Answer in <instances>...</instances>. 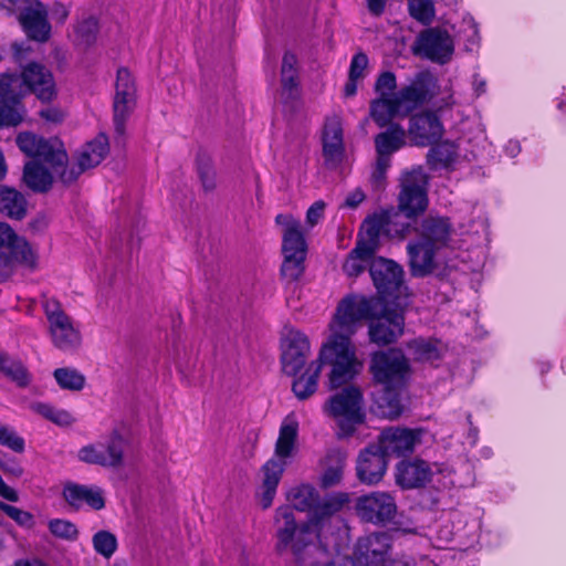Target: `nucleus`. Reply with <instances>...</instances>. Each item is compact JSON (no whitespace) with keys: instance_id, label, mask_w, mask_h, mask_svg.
<instances>
[{"instance_id":"f257e3e1","label":"nucleus","mask_w":566,"mask_h":566,"mask_svg":"<svg viewBox=\"0 0 566 566\" xmlns=\"http://www.w3.org/2000/svg\"><path fill=\"white\" fill-rule=\"evenodd\" d=\"M370 313V304L358 297L343 298L329 324L332 332L322 346L318 358L312 361L305 373L293 381L292 390L301 399H307L317 390V381L323 365L331 367V388H338L352 380L363 368L357 359L350 336L356 333L357 323Z\"/></svg>"},{"instance_id":"f03ea898","label":"nucleus","mask_w":566,"mask_h":566,"mask_svg":"<svg viewBox=\"0 0 566 566\" xmlns=\"http://www.w3.org/2000/svg\"><path fill=\"white\" fill-rule=\"evenodd\" d=\"M348 502L345 493H333L321 499L311 514L308 522L298 525L291 506H281L275 512L276 551L290 549L298 566H314L327 557V549L318 544L319 525L339 512Z\"/></svg>"},{"instance_id":"7ed1b4c3","label":"nucleus","mask_w":566,"mask_h":566,"mask_svg":"<svg viewBox=\"0 0 566 566\" xmlns=\"http://www.w3.org/2000/svg\"><path fill=\"white\" fill-rule=\"evenodd\" d=\"M409 363L401 350L390 348L371 355L369 370L374 381L381 386L382 392L376 397V403L382 416L396 418L401 413L399 390L409 375Z\"/></svg>"},{"instance_id":"20e7f679","label":"nucleus","mask_w":566,"mask_h":566,"mask_svg":"<svg viewBox=\"0 0 566 566\" xmlns=\"http://www.w3.org/2000/svg\"><path fill=\"white\" fill-rule=\"evenodd\" d=\"M436 81L427 72H419L392 95L390 101L371 102L370 117L379 127H386L396 116L406 117L434 94Z\"/></svg>"},{"instance_id":"39448f33","label":"nucleus","mask_w":566,"mask_h":566,"mask_svg":"<svg viewBox=\"0 0 566 566\" xmlns=\"http://www.w3.org/2000/svg\"><path fill=\"white\" fill-rule=\"evenodd\" d=\"M297 434V422L294 419H284L275 443L274 454L262 467L263 478L259 496L263 509L272 505L282 474L296 452Z\"/></svg>"},{"instance_id":"423d86ee","label":"nucleus","mask_w":566,"mask_h":566,"mask_svg":"<svg viewBox=\"0 0 566 566\" xmlns=\"http://www.w3.org/2000/svg\"><path fill=\"white\" fill-rule=\"evenodd\" d=\"M30 92L42 101H51L55 94L52 74L38 63L28 64L21 74L6 73L0 77V98L6 102H19Z\"/></svg>"},{"instance_id":"0eeeda50","label":"nucleus","mask_w":566,"mask_h":566,"mask_svg":"<svg viewBox=\"0 0 566 566\" xmlns=\"http://www.w3.org/2000/svg\"><path fill=\"white\" fill-rule=\"evenodd\" d=\"M275 223L283 227L282 252L284 260L281 266L282 275L289 281H296L304 272L306 242L301 231V222L292 214L280 213Z\"/></svg>"},{"instance_id":"6e6552de","label":"nucleus","mask_w":566,"mask_h":566,"mask_svg":"<svg viewBox=\"0 0 566 566\" xmlns=\"http://www.w3.org/2000/svg\"><path fill=\"white\" fill-rule=\"evenodd\" d=\"M323 411L335 419L342 434L348 437L365 420L363 395L356 387H346L329 397L323 406Z\"/></svg>"},{"instance_id":"1a4fd4ad","label":"nucleus","mask_w":566,"mask_h":566,"mask_svg":"<svg viewBox=\"0 0 566 566\" xmlns=\"http://www.w3.org/2000/svg\"><path fill=\"white\" fill-rule=\"evenodd\" d=\"M428 176L422 167L406 170L400 177L398 209L407 218L412 219L428 208Z\"/></svg>"},{"instance_id":"9d476101","label":"nucleus","mask_w":566,"mask_h":566,"mask_svg":"<svg viewBox=\"0 0 566 566\" xmlns=\"http://www.w3.org/2000/svg\"><path fill=\"white\" fill-rule=\"evenodd\" d=\"M49 324L51 342L57 349L70 353L81 346L82 336L73 319L62 308L60 302L48 298L42 304Z\"/></svg>"},{"instance_id":"9b49d317","label":"nucleus","mask_w":566,"mask_h":566,"mask_svg":"<svg viewBox=\"0 0 566 566\" xmlns=\"http://www.w3.org/2000/svg\"><path fill=\"white\" fill-rule=\"evenodd\" d=\"M352 297L364 298L370 304V313L358 321L356 329L359 327L361 321L371 319L368 331L371 343L378 346L389 345L395 343L403 334L405 317L402 312L385 308L379 316H375V304L373 300L358 295H350L346 298Z\"/></svg>"},{"instance_id":"f8f14e48","label":"nucleus","mask_w":566,"mask_h":566,"mask_svg":"<svg viewBox=\"0 0 566 566\" xmlns=\"http://www.w3.org/2000/svg\"><path fill=\"white\" fill-rule=\"evenodd\" d=\"M125 439L114 429L107 437L82 447L77 452L80 461L103 468H120L124 464Z\"/></svg>"},{"instance_id":"ddd939ff","label":"nucleus","mask_w":566,"mask_h":566,"mask_svg":"<svg viewBox=\"0 0 566 566\" xmlns=\"http://www.w3.org/2000/svg\"><path fill=\"white\" fill-rule=\"evenodd\" d=\"M108 138L104 134H99L95 139L87 143L76 155V163L72 165L64 164L57 167L56 174L63 184L74 182L85 170L99 165L108 154Z\"/></svg>"},{"instance_id":"4468645a","label":"nucleus","mask_w":566,"mask_h":566,"mask_svg":"<svg viewBox=\"0 0 566 566\" xmlns=\"http://www.w3.org/2000/svg\"><path fill=\"white\" fill-rule=\"evenodd\" d=\"M412 51L418 56L444 64L451 60L454 44L447 31L439 28H429L417 36Z\"/></svg>"},{"instance_id":"2eb2a0df","label":"nucleus","mask_w":566,"mask_h":566,"mask_svg":"<svg viewBox=\"0 0 566 566\" xmlns=\"http://www.w3.org/2000/svg\"><path fill=\"white\" fill-rule=\"evenodd\" d=\"M17 145L29 157L38 158L48 164L56 174L57 167L67 163V154L59 142H50L32 133H20Z\"/></svg>"},{"instance_id":"dca6fc26","label":"nucleus","mask_w":566,"mask_h":566,"mask_svg":"<svg viewBox=\"0 0 566 566\" xmlns=\"http://www.w3.org/2000/svg\"><path fill=\"white\" fill-rule=\"evenodd\" d=\"M136 104V86L130 72L126 67L117 71L115 97L113 103L114 127L118 136H124L126 122Z\"/></svg>"},{"instance_id":"f3484780","label":"nucleus","mask_w":566,"mask_h":566,"mask_svg":"<svg viewBox=\"0 0 566 566\" xmlns=\"http://www.w3.org/2000/svg\"><path fill=\"white\" fill-rule=\"evenodd\" d=\"M356 513L365 522L376 525L386 524L396 516V500L388 492H370L357 499Z\"/></svg>"},{"instance_id":"a211bd4d","label":"nucleus","mask_w":566,"mask_h":566,"mask_svg":"<svg viewBox=\"0 0 566 566\" xmlns=\"http://www.w3.org/2000/svg\"><path fill=\"white\" fill-rule=\"evenodd\" d=\"M370 276L378 293L384 300L389 297H399L403 286L402 268L385 258H376L369 269Z\"/></svg>"},{"instance_id":"6ab92c4d","label":"nucleus","mask_w":566,"mask_h":566,"mask_svg":"<svg viewBox=\"0 0 566 566\" xmlns=\"http://www.w3.org/2000/svg\"><path fill=\"white\" fill-rule=\"evenodd\" d=\"M422 434L421 429L388 427L380 432L377 444L387 457H403L415 451Z\"/></svg>"},{"instance_id":"aec40b11","label":"nucleus","mask_w":566,"mask_h":566,"mask_svg":"<svg viewBox=\"0 0 566 566\" xmlns=\"http://www.w3.org/2000/svg\"><path fill=\"white\" fill-rule=\"evenodd\" d=\"M391 548L390 536L376 532L360 537L355 546L354 562L359 566H382Z\"/></svg>"},{"instance_id":"412c9836","label":"nucleus","mask_w":566,"mask_h":566,"mask_svg":"<svg viewBox=\"0 0 566 566\" xmlns=\"http://www.w3.org/2000/svg\"><path fill=\"white\" fill-rule=\"evenodd\" d=\"M282 369L289 376H296L305 366L311 353L307 336L300 331L291 329L282 343Z\"/></svg>"},{"instance_id":"4be33fe9","label":"nucleus","mask_w":566,"mask_h":566,"mask_svg":"<svg viewBox=\"0 0 566 566\" xmlns=\"http://www.w3.org/2000/svg\"><path fill=\"white\" fill-rule=\"evenodd\" d=\"M397 216V213L390 211H382L367 218L363 224L364 232L357 242L367 247L369 251L377 252L381 233H394L398 237H405L409 231V223L401 224V227L397 229L391 228L392 218Z\"/></svg>"},{"instance_id":"5701e85b","label":"nucleus","mask_w":566,"mask_h":566,"mask_svg":"<svg viewBox=\"0 0 566 566\" xmlns=\"http://www.w3.org/2000/svg\"><path fill=\"white\" fill-rule=\"evenodd\" d=\"M411 144L426 147L439 142L444 133L440 118L433 112H422L411 116L406 132Z\"/></svg>"},{"instance_id":"b1692460","label":"nucleus","mask_w":566,"mask_h":566,"mask_svg":"<svg viewBox=\"0 0 566 566\" xmlns=\"http://www.w3.org/2000/svg\"><path fill=\"white\" fill-rule=\"evenodd\" d=\"M25 7L21 9L19 21L32 40L44 42L49 39L51 25L48 21V10L39 0H25Z\"/></svg>"},{"instance_id":"393cba45","label":"nucleus","mask_w":566,"mask_h":566,"mask_svg":"<svg viewBox=\"0 0 566 566\" xmlns=\"http://www.w3.org/2000/svg\"><path fill=\"white\" fill-rule=\"evenodd\" d=\"M387 455L378 444L367 447L359 453L356 464L357 476L366 484L378 483L387 470Z\"/></svg>"},{"instance_id":"a878e982","label":"nucleus","mask_w":566,"mask_h":566,"mask_svg":"<svg viewBox=\"0 0 566 566\" xmlns=\"http://www.w3.org/2000/svg\"><path fill=\"white\" fill-rule=\"evenodd\" d=\"M440 249L431 245L428 241L417 239L407 244L410 272L413 276L424 277L431 274L437 268V254Z\"/></svg>"},{"instance_id":"bb28decb","label":"nucleus","mask_w":566,"mask_h":566,"mask_svg":"<svg viewBox=\"0 0 566 566\" xmlns=\"http://www.w3.org/2000/svg\"><path fill=\"white\" fill-rule=\"evenodd\" d=\"M322 142L326 166L337 167L342 163L345 153L342 120L338 116L326 118Z\"/></svg>"},{"instance_id":"cd10ccee","label":"nucleus","mask_w":566,"mask_h":566,"mask_svg":"<svg viewBox=\"0 0 566 566\" xmlns=\"http://www.w3.org/2000/svg\"><path fill=\"white\" fill-rule=\"evenodd\" d=\"M62 494L65 502L75 510H80L84 505L94 511H101L105 507L104 491L97 485L67 482Z\"/></svg>"},{"instance_id":"c85d7f7f","label":"nucleus","mask_w":566,"mask_h":566,"mask_svg":"<svg viewBox=\"0 0 566 566\" xmlns=\"http://www.w3.org/2000/svg\"><path fill=\"white\" fill-rule=\"evenodd\" d=\"M431 465L421 459L400 461L396 467V482L402 489L424 486L432 478Z\"/></svg>"},{"instance_id":"c756f323","label":"nucleus","mask_w":566,"mask_h":566,"mask_svg":"<svg viewBox=\"0 0 566 566\" xmlns=\"http://www.w3.org/2000/svg\"><path fill=\"white\" fill-rule=\"evenodd\" d=\"M452 233L453 228L449 218L430 214L422 220L418 239L442 250L449 245Z\"/></svg>"},{"instance_id":"7c9ffc66","label":"nucleus","mask_w":566,"mask_h":566,"mask_svg":"<svg viewBox=\"0 0 566 566\" xmlns=\"http://www.w3.org/2000/svg\"><path fill=\"white\" fill-rule=\"evenodd\" d=\"M387 128L375 136V149L377 156L391 159L392 154L401 149L407 144V133L405 128L396 123L389 122Z\"/></svg>"},{"instance_id":"2f4dec72","label":"nucleus","mask_w":566,"mask_h":566,"mask_svg":"<svg viewBox=\"0 0 566 566\" xmlns=\"http://www.w3.org/2000/svg\"><path fill=\"white\" fill-rule=\"evenodd\" d=\"M0 247H7L20 262H30L32 260L29 243L23 238L17 235L13 229L4 222H0Z\"/></svg>"},{"instance_id":"473e14b6","label":"nucleus","mask_w":566,"mask_h":566,"mask_svg":"<svg viewBox=\"0 0 566 566\" xmlns=\"http://www.w3.org/2000/svg\"><path fill=\"white\" fill-rule=\"evenodd\" d=\"M0 212L11 219L21 220L27 213V200L15 189L0 187Z\"/></svg>"},{"instance_id":"72a5a7b5","label":"nucleus","mask_w":566,"mask_h":566,"mask_svg":"<svg viewBox=\"0 0 566 566\" xmlns=\"http://www.w3.org/2000/svg\"><path fill=\"white\" fill-rule=\"evenodd\" d=\"M347 454L340 449H333L326 455L325 470L321 482L324 488H331L343 479Z\"/></svg>"},{"instance_id":"f704fd0d","label":"nucleus","mask_w":566,"mask_h":566,"mask_svg":"<svg viewBox=\"0 0 566 566\" xmlns=\"http://www.w3.org/2000/svg\"><path fill=\"white\" fill-rule=\"evenodd\" d=\"M23 181L36 192H44L52 186L51 172L36 161H29L23 169Z\"/></svg>"},{"instance_id":"c9c22d12","label":"nucleus","mask_w":566,"mask_h":566,"mask_svg":"<svg viewBox=\"0 0 566 566\" xmlns=\"http://www.w3.org/2000/svg\"><path fill=\"white\" fill-rule=\"evenodd\" d=\"M376 252L369 251L367 247L356 243L346 261L343 264V270L348 276H358L365 269L376 259Z\"/></svg>"},{"instance_id":"e433bc0d","label":"nucleus","mask_w":566,"mask_h":566,"mask_svg":"<svg viewBox=\"0 0 566 566\" xmlns=\"http://www.w3.org/2000/svg\"><path fill=\"white\" fill-rule=\"evenodd\" d=\"M318 500V492L311 484H301L292 488L287 492V501L292 504V510L310 512L312 514L315 503Z\"/></svg>"},{"instance_id":"4c0bfd02","label":"nucleus","mask_w":566,"mask_h":566,"mask_svg":"<svg viewBox=\"0 0 566 566\" xmlns=\"http://www.w3.org/2000/svg\"><path fill=\"white\" fill-rule=\"evenodd\" d=\"M297 60L292 53H285L282 60L281 81L283 95L294 98L297 94Z\"/></svg>"},{"instance_id":"58836bf2","label":"nucleus","mask_w":566,"mask_h":566,"mask_svg":"<svg viewBox=\"0 0 566 566\" xmlns=\"http://www.w3.org/2000/svg\"><path fill=\"white\" fill-rule=\"evenodd\" d=\"M30 408L35 413L61 427H69L75 421V418L70 411L55 408L50 403L33 402Z\"/></svg>"},{"instance_id":"ea45409f","label":"nucleus","mask_w":566,"mask_h":566,"mask_svg":"<svg viewBox=\"0 0 566 566\" xmlns=\"http://www.w3.org/2000/svg\"><path fill=\"white\" fill-rule=\"evenodd\" d=\"M0 370L20 387H27L31 376L21 361L0 353Z\"/></svg>"},{"instance_id":"a19ab883","label":"nucleus","mask_w":566,"mask_h":566,"mask_svg":"<svg viewBox=\"0 0 566 566\" xmlns=\"http://www.w3.org/2000/svg\"><path fill=\"white\" fill-rule=\"evenodd\" d=\"M457 158L453 144L443 143L432 147L427 155V163L432 169L446 168Z\"/></svg>"},{"instance_id":"79ce46f5","label":"nucleus","mask_w":566,"mask_h":566,"mask_svg":"<svg viewBox=\"0 0 566 566\" xmlns=\"http://www.w3.org/2000/svg\"><path fill=\"white\" fill-rule=\"evenodd\" d=\"M99 31L98 21L90 15L83 18L74 25L75 42L80 45H91L95 43Z\"/></svg>"},{"instance_id":"37998d69","label":"nucleus","mask_w":566,"mask_h":566,"mask_svg":"<svg viewBox=\"0 0 566 566\" xmlns=\"http://www.w3.org/2000/svg\"><path fill=\"white\" fill-rule=\"evenodd\" d=\"M57 385L64 390L80 391L85 386V376L75 368L63 367L54 370Z\"/></svg>"},{"instance_id":"c03bdc74","label":"nucleus","mask_w":566,"mask_h":566,"mask_svg":"<svg viewBox=\"0 0 566 566\" xmlns=\"http://www.w3.org/2000/svg\"><path fill=\"white\" fill-rule=\"evenodd\" d=\"M407 347L417 360L433 361L440 357L437 343L429 339H413L407 344Z\"/></svg>"},{"instance_id":"a18cd8bd","label":"nucleus","mask_w":566,"mask_h":566,"mask_svg":"<svg viewBox=\"0 0 566 566\" xmlns=\"http://www.w3.org/2000/svg\"><path fill=\"white\" fill-rule=\"evenodd\" d=\"M197 170L205 190L216 188V171L210 154L200 150L196 158Z\"/></svg>"},{"instance_id":"49530a36","label":"nucleus","mask_w":566,"mask_h":566,"mask_svg":"<svg viewBox=\"0 0 566 566\" xmlns=\"http://www.w3.org/2000/svg\"><path fill=\"white\" fill-rule=\"evenodd\" d=\"M94 551L104 558H111L117 551V538L109 531L101 530L92 537Z\"/></svg>"},{"instance_id":"de8ad7c7","label":"nucleus","mask_w":566,"mask_h":566,"mask_svg":"<svg viewBox=\"0 0 566 566\" xmlns=\"http://www.w3.org/2000/svg\"><path fill=\"white\" fill-rule=\"evenodd\" d=\"M396 75L390 71L382 72L375 82V92L378 97L373 102L390 101L392 95L396 93Z\"/></svg>"},{"instance_id":"09e8293b","label":"nucleus","mask_w":566,"mask_h":566,"mask_svg":"<svg viewBox=\"0 0 566 566\" xmlns=\"http://www.w3.org/2000/svg\"><path fill=\"white\" fill-rule=\"evenodd\" d=\"M49 531L57 538L74 542L78 537V530L74 523L64 518H53L48 523Z\"/></svg>"},{"instance_id":"8fccbe9b","label":"nucleus","mask_w":566,"mask_h":566,"mask_svg":"<svg viewBox=\"0 0 566 566\" xmlns=\"http://www.w3.org/2000/svg\"><path fill=\"white\" fill-rule=\"evenodd\" d=\"M0 103V127L17 126L23 119V108L19 102H6L1 98Z\"/></svg>"},{"instance_id":"3c124183","label":"nucleus","mask_w":566,"mask_h":566,"mask_svg":"<svg viewBox=\"0 0 566 566\" xmlns=\"http://www.w3.org/2000/svg\"><path fill=\"white\" fill-rule=\"evenodd\" d=\"M0 510L4 512L10 518L23 527H32L34 524L33 515L17 506L9 505L0 501Z\"/></svg>"},{"instance_id":"603ef678","label":"nucleus","mask_w":566,"mask_h":566,"mask_svg":"<svg viewBox=\"0 0 566 566\" xmlns=\"http://www.w3.org/2000/svg\"><path fill=\"white\" fill-rule=\"evenodd\" d=\"M0 443L15 452L24 450V440L19 437L17 432L8 426L0 423Z\"/></svg>"},{"instance_id":"864d4df0","label":"nucleus","mask_w":566,"mask_h":566,"mask_svg":"<svg viewBox=\"0 0 566 566\" xmlns=\"http://www.w3.org/2000/svg\"><path fill=\"white\" fill-rule=\"evenodd\" d=\"M409 10L415 19L422 22L430 21L434 14L433 6L429 0H412Z\"/></svg>"},{"instance_id":"5fc2aeb1","label":"nucleus","mask_w":566,"mask_h":566,"mask_svg":"<svg viewBox=\"0 0 566 566\" xmlns=\"http://www.w3.org/2000/svg\"><path fill=\"white\" fill-rule=\"evenodd\" d=\"M368 65V57L365 53H356L350 62L349 77L352 80H360L365 76V70Z\"/></svg>"},{"instance_id":"6e6d98bb","label":"nucleus","mask_w":566,"mask_h":566,"mask_svg":"<svg viewBox=\"0 0 566 566\" xmlns=\"http://www.w3.org/2000/svg\"><path fill=\"white\" fill-rule=\"evenodd\" d=\"M391 166V159L377 156L376 164L371 174L373 182L376 187H381L386 179V174Z\"/></svg>"},{"instance_id":"4d7b16f0","label":"nucleus","mask_w":566,"mask_h":566,"mask_svg":"<svg viewBox=\"0 0 566 566\" xmlns=\"http://www.w3.org/2000/svg\"><path fill=\"white\" fill-rule=\"evenodd\" d=\"M325 203L322 200L315 201L306 212V223L311 228L316 226L324 216Z\"/></svg>"},{"instance_id":"13d9d810","label":"nucleus","mask_w":566,"mask_h":566,"mask_svg":"<svg viewBox=\"0 0 566 566\" xmlns=\"http://www.w3.org/2000/svg\"><path fill=\"white\" fill-rule=\"evenodd\" d=\"M51 13L53 19H55L57 22L63 23L67 19L70 14V9L65 4L61 2H55L52 6Z\"/></svg>"},{"instance_id":"bf43d9fd","label":"nucleus","mask_w":566,"mask_h":566,"mask_svg":"<svg viewBox=\"0 0 566 566\" xmlns=\"http://www.w3.org/2000/svg\"><path fill=\"white\" fill-rule=\"evenodd\" d=\"M365 199V193L361 189L357 188L349 192L345 199V206L348 208H357Z\"/></svg>"},{"instance_id":"052dcab7","label":"nucleus","mask_w":566,"mask_h":566,"mask_svg":"<svg viewBox=\"0 0 566 566\" xmlns=\"http://www.w3.org/2000/svg\"><path fill=\"white\" fill-rule=\"evenodd\" d=\"M0 496L10 502H17L19 500V495L17 491L9 486L0 475Z\"/></svg>"},{"instance_id":"680f3d73","label":"nucleus","mask_w":566,"mask_h":566,"mask_svg":"<svg viewBox=\"0 0 566 566\" xmlns=\"http://www.w3.org/2000/svg\"><path fill=\"white\" fill-rule=\"evenodd\" d=\"M387 0H366L368 11L376 17L384 13Z\"/></svg>"},{"instance_id":"e2e57ef3","label":"nucleus","mask_w":566,"mask_h":566,"mask_svg":"<svg viewBox=\"0 0 566 566\" xmlns=\"http://www.w3.org/2000/svg\"><path fill=\"white\" fill-rule=\"evenodd\" d=\"M13 260L18 261L11 252L9 255L6 252L0 251V275H4L11 270Z\"/></svg>"},{"instance_id":"0e129e2a","label":"nucleus","mask_w":566,"mask_h":566,"mask_svg":"<svg viewBox=\"0 0 566 566\" xmlns=\"http://www.w3.org/2000/svg\"><path fill=\"white\" fill-rule=\"evenodd\" d=\"M329 557V554L327 553V557L324 558L321 563L314 565V566H355V562L352 558L347 557H338L337 559L326 563Z\"/></svg>"},{"instance_id":"69168bd1","label":"nucleus","mask_w":566,"mask_h":566,"mask_svg":"<svg viewBox=\"0 0 566 566\" xmlns=\"http://www.w3.org/2000/svg\"><path fill=\"white\" fill-rule=\"evenodd\" d=\"M504 151L509 157L514 158L521 153V145L517 140H509L504 146Z\"/></svg>"},{"instance_id":"338daca9","label":"nucleus","mask_w":566,"mask_h":566,"mask_svg":"<svg viewBox=\"0 0 566 566\" xmlns=\"http://www.w3.org/2000/svg\"><path fill=\"white\" fill-rule=\"evenodd\" d=\"M473 90L476 96H480L486 92V82L480 76L475 75L473 80Z\"/></svg>"},{"instance_id":"774afa93","label":"nucleus","mask_w":566,"mask_h":566,"mask_svg":"<svg viewBox=\"0 0 566 566\" xmlns=\"http://www.w3.org/2000/svg\"><path fill=\"white\" fill-rule=\"evenodd\" d=\"M357 81L358 80H352L350 77L348 78V82L345 84L344 87V93L347 97L354 96L356 94Z\"/></svg>"}]
</instances>
